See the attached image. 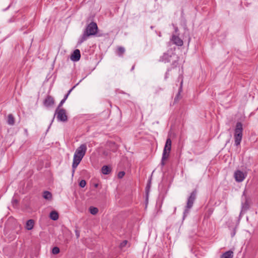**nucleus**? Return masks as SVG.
Returning <instances> with one entry per match:
<instances>
[{
    "label": "nucleus",
    "instance_id": "obj_29",
    "mask_svg": "<svg viewBox=\"0 0 258 258\" xmlns=\"http://www.w3.org/2000/svg\"><path fill=\"white\" fill-rule=\"evenodd\" d=\"M221 258H226V252L222 254Z\"/></svg>",
    "mask_w": 258,
    "mask_h": 258
},
{
    "label": "nucleus",
    "instance_id": "obj_19",
    "mask_svg": "<svg viewBox=\"0 0 258 258\" xmlns=\"http://www.w3.org/2000/svg\"><path fill=\"white\" fill-rule=\"evenodd\" d=\"M43 197L46 200H50L51 199V194L48 191H45L43 194Z\"/></svg>",
    "mask_w": 258,
    "mask_h": 258
},
{
    "label": "nucleus",
    "instance_id": "obj_20",
    "mask_svg": "<svg viewBox=\"0 0 258 258\" xmlns=\"http://www.w3.org/2000/svg\"><path fill=\"white\" fill-rule=\"evenodd\" d=\"M89 211L91 214L95 215L98 212V210L97 208L90 207Z\"/></svg>",
    "mask_w": 258,
    "mask_h": 258
},
{
    "label": "nucleus",
    "instance_id": "obj_7",
    "mask_svg": "<svg viewBox=\"0 0 258 258\" xmlns=\"http://www.w3.org/2000/svg\"><path fill=\"white\" fill-rule=\"evenodd\" d=\"M56 116L57 119L59 121L64 122L68 120L66 111L64 109L56 108L54 116Z\"/></svg>",
    "mask_w": 258,
    "mask_h": 258
},
{
    "label": "nucleus",
    "instance_id": "obj_1",
    "mask_svg": "<svg viewBox=\"0 0 258 258\" xmlns=\"http://www.w3.org/2000/svg\"><path fill=\"white\" fill-rule=\"evenodd\" d=\"M87 150V146L85 144L81 145L76 150L72 164V176H74L75 170L80 162L85 156Z\"/></svg>",
    "mask_w": 258,
    "mask_h": 258
},
{
    "label": "nucleus",
    "instance_id": "obj_5",
    "mask_svg": "<svg viewBox=\"0 0 258 258\" xmlns=\"http://www.w3.org/2000/svg\"><path fill=\"white\" fill-rule=\"evenodd\" d=\"M197 191L196 190L192 191L189 197L187 199V201L186 203V206H185V208L184 212V216H185L186 214H187L189 212L190 209H191L193 206L194 203L196 199Z\"/></svg>",
    "mask_w": 258,
    "mask_h": 258
},
{
    "label": "nucleus",
    "instance_id": "obj_25",
    "mask_svg": "<svg viewBox=\"0 0 258 258\" xmlns=\"http://www.w3.org/2000/svg\"><path fill=\"white\" fill-rule=\"evenodd\" d=\"M73 88L71 89L68 92V93L67 94H66L64 96V98H63V99L64 100H66L69 96V95H70V93L71 92V91H72Z\"/></svg>",
    "mask_w": 258,
    "mask_h": 258
},
{
    "label": "nucleus",
    "instance_id": "obj_32",
    "mask_svg": "<svg viewBox=\"0 0 258 258\" xmlns=\"http://www.w3.org/2000/svg\"><path fill=\"white\" fill-rule=\"evenodd\" d=\"M54 116H55L54 115ZM54 118V117H53V119H52V121H53Z\"/></svg>",
    "mask_w": 258,
    "mask_h": 258
},
{
    "label": "nucleus",
    "instance_id": "obj_6",
    "mask_svg": "<svg viewBox=\"0 0 258 258\" xmlns=\"http://www.w3.org/2000/svg\"><path fill=\"white\" fill-rule=\"evenodd\" d=\"M98 30V26L95 22H91L88 24L84 31L89 36L95 35Z\"/></svg>",
    "mask_w": 258,
    "mask_h": 258
},
{
    "label": "nucleus",
    "instance_id": "obj_23",
    "mask_svg": "<svg viewBox=\"0 0 258 258\" xmlns=\"http://www.w3.org/2000/svg\"><path fill=\"white\" fill-rule=\"evenodd\" d=\"M86 185V182L85 180H81L79 183V185L81 187H84Z\"/></svg>",
    "mask_w": 258,
    "mask_h": 258
},
{
    "label": "nucleus",
    "instance_id": "obj_31",
    "mask_svg": "<svg viewBox=\"0 0 258 258\" xmlns=\"http://www.w3.org/2000/svg\"><path fill=\"white\" fill-rule=\"evenodd\" d=\"M134 68H135V66H133L132 68V70H133L134 69Z\"/></svg>",
    "mask_w": 258,
    "mask_h": 258
},
{
    "label": "nucleus",
    "instance_id": "obj_14",
    "mask_svg": "<svg viewBox=\"0 0 258 258\" xmlns=\"http://www.w3.org/2000/svg\"><path fill=\"white\" fill-rule=\"evenodd\" d=\"M49 217L51 219L56 221L58 219V214L55 211H52L50 213Z\"/></svg>",
    "mask_w": 258,
    "mask_h": 258
},
{
    "label": "nucleus",
    "instance_id": "obj_8",
    "mask_svg": "<svg viewBox=\"0 0 258 258\" xmlns=\"http://www.w3.org/2000/svg\"><path fill=\"white\" fill-rule=\"evenodd\" d=\"M54 104V99L53 97L48 95L43 101V104L46 107L52 106Z\"/></svg>",
    "mask_w": 258,
    "mask_h": 258
},
{
    "label": "nucleus",
    "instance_id": "obj_18",
    "mask_svg": "<svg viewBox=\"0 0 258 258\" xmlns=\"http://www.w3.org/2000/svg\"><path fill=\"white\" fill-rule=\"evenodd\" d=\"M89 36L88 35V34H87L86 33H85L84 32L82 35V36L81 37V38H80L79 40V42L78 43H80V44H81L82 42H83L84 41H85L86 40H87V39L88 38V37H89Z\"/></svg>",
    "mask_w": 258,
    "mask_h": 258
},
{
    "label": "nucleus",
    "instance_id": "obj_15",
    "mask_svg": "<svg viewBox=\"0 0 258 258\" xmlns=\"http://www.w3.org/2000/svg\"><path fill=\"white\" fill-rule=\"evenodd\" d=\"M111 168L107 165L103 166L101 168L102 173L105 175L109 174L111 172Z\"/></svg>",
    "mask_w": 258,
    "mask_h": 258
},
{
    "label": "nucleus",
    "instance_id": "obj_21",
    "mask_svg": "<svg viewBox=\"0 0 258 258\" xmlns=\"http://www.w3.org/2000/svg\"><path fill=\"white\" fill-rule=\"evenodd\" d=\"M233 251L230 250L227 251V258H233Z\"/></svg>",
    "mask_w": 258,
    "mask_h": 258
},
{
    "label": "nucleus",
    "instance_id": "obj_3",
    "mask_svg": "<svg viewBox=\"0 0 258 258\" xmlns=\"http://www.w3.org/2000/svg\"><path fill=\"white\" fill-rule=\"evenodd\" d=\"M243 127L240 122H237L234 132V145L239 146L242 139Z\"/></svg>",
    "mask_w": 258,
    "mask_h": 258
},
{
    "label": "nucleus",
    "instance_id": "obj_10",
    "mask_svg": "<svg viewBox=\"0 0 258 258\" xmlns=\"http://www.w3.org/2000/svg\"><path fill=\"white\" fill-rule=\"evenodd\" d=\"M234 176L235 180L238 182H241L245 178V175L244 173L240 170L236 171L235 172Z\"/></svg>",
    "mask_w": 258,
    "mask_h": 258
},
{
    "label": "nucleus",
    "instance_id": "obj_2",
    "mask_svg": "<svg viewBox=\"0 0 258 258\" xmlns=\"http://www.w3.org/2000/svg\"><path fill=\"white\" fill-rule=\"evenodd\" d=\"M179 59L178 56L172 49L168 50L160 58V61L164 63L170 62L173 67H176Z\"/></svg>",
    "mask_w": 258,
    "mask_h": 258
},
{
    "label": "nucleus",
    "instance_id": "obj_12",
    "mask_svg": "<svg viewBox=\"0 0 258 258\" xmlns=\"http://www.w3.org/2000/svg\"><path fill=\"white\" fill-rule=\"evenodd\" d=\"M171 40L173 41V43L177 46H181L183 45V41L179 37L175 35L172 36Z\"/></svg>",
    "mask_w": 258,
    "mask_h": 258
},
{
    "label": "nucleus",
    "instance_id": "obj_22",
    "mask_svg": "<svg viewBox=\"0 0 258 258\" xmlns=\"http://www.w3.org/2000/svg\"><path fill=\"white\" fill-rule=\"evenodd\" d=\"M59 249L58 247H54L52 248V252L53 254H56L59 252Z\"/></svg>",
    "mask_w": 258,
    "mask_h": 258
},
{
    "label": "nucleus",
    "instance_id": "obj_11",
    "mask_svg": "<svg viewBox=\"0 0 258 258\" xmlns=\"http://www.w3.org/2000/svg\"><path fill=\"white\" fill-rule=\"evenodd\" d=\"M229 230H231V236L234 237L236 233V229L237 228V224L235 223H231L228 226Z\"/></svg>",
    "mask_w": 258,
    "mask_h": 258
},
{
    "label": "nucleus",
    "instance_id": "obj_16",
    "mask_svg": "<svg viewBox=\"0 0 258 258\" xmlns=\"http://www.w3.org/2000/svg\"><path fill=\"white\" fill-rule=\"evenodd\" d=\"M7 123L10 125H13L15 124V118L13 114H9L8 115Z\"/></svg>",
    "mask_w": 258,
    "mask_h": 258
},
{
    "label": "nucleus",
    "instance_id": "obj_27",
    "mask_svg": "<svg viewBox=\"0 0 258 258\" xmlns=\"http://www.w3.org/2000/svg\"><path fill=\"white\" fill-rule=\"evenodd\" d=\"M127 241L126 240L123 241L121 244L120 246L121 247L124 246L127 244Z\"/></svg>",
    "mask_w": 258,
    "mask_h": 258
},
{
    "label": "nucleus",
    "instance_id": "obj_13",
    "mask_svg": "<svg viewBox=\"0 0 258 258\" xmlns=\"http://www.w3.org/2000/svg\"><path fill=\"white\" fill-rule=\"evenodd\" d=\"M34 225V221L33 220L30 219L28 220L26 224V228L28 230H31L33 228Z\"/></svg>",
    "mask_w": 258,
    "mask_h": 258
},
{
    "label": "nucleus",
    "instance_id": "obj_17",
    "mask_svg": "<svg viewBox=\"0 0 258 258\" xmlns=\"http://www.w3.org/2000/svg\"><path fill=\"white\" fill-rule=\"evenodd\" d=\"M124 52L125 48L124 47L122 46H119L117 48L116 53L119 56L122 57Z\"/></svg>",
    "mask_w": 258,
    "mask_h": 258
},
{
    "label": "nucleus",
    "instance_id": "obj_26",
    "mask_svg": "<svg viewBox=\"0 0 258 258\" xmlns=\"http://www.w3.org/2000/svg\"><path fill=\"white\" fill-rule=\"evenodd\" d=\"M66 100H64L63 99L61 100L60 102L59 105H58L57 108L60 109V107L63 105V104L65 102Z\"/></svg>",
    "mask_w": 258,
    "mask_h": 258
},
{
    "label": "nucleus",
    "instance_id": "obj_30",
    "mask_svg": "<svg viewBox=\"0 0 258 258\" xmlns=\"http://www.w3.org/2000/svg\"><path fill=\"white\" fill-rule=\"evenodd\" d=\"M167 77H168V73L167 72V73H166V74H165V79H166Z\"/></svg>",
    "mask_w": 258,
    "mask_h": 258
},
{
    "label": "nucleus",
    "instance_id": "obj_24",
    "mask_svg": "<svg viewBox=\"0 0 258 258\" xmlns=\"http://www.w3.org/2000/svg\"><path fill=\"white\" fill-rule=\"evenodd\" d=\"M125 175L124 171H120L118 172L117 176L119 178H122Z\"/></svg>",
    "mask_w": 258,
    "mask_h": 258
},
{
    "label": "nucleus",
    "instance_id": "obj_9",
    "mask_svg": "<svg viewBox=\"0 0 258 258\" xmlns=\"http://www.w3.org/2000/svg\"><path fill=\"white\" fill-rule=\"evenodd\" d=\"M81 57L80 51L79 49H76L71 55V59L74 61H77Z\"/></svg>",
    "mask_w": 258,
    "mask_h": 258
},
{
    "label": "nucleus",
    "instance_id": "obj_4",
    "mask_svg": "<svg viewBox=\"0 0 258 258\" xmlns=\"http://www.w3.org/2000/svg\"><path fill=\"white\" fill-rule=\"evenodd\" d=\"M171 144H172V142H171L170 138H167L166 140V143H165V146L164 147L163 153H162V160H161V164L162 166H164V165H165L164 161L167 160L168 158V157H169L171 149Z\"/></svg>",
    "mask_w": 258,
    "mask_h": 258
},
{
    "label": "nucleus",
    "instance_id": "obj_28",
    "mask_svg": "<svg viewBox=\"0 0 258 258\" xmlns=\"http://www.w3.org/2000/svg\"><path fill=\"white\" fill-rule=\"evenodd\" d=\"M75 232H76V235L77 237L78 238L79 237V236H80V234H79V231L76 230L75 231Z\"/></svg>",
    "mask_w": 258,
    "mask_h": 258
}]
</instances>
